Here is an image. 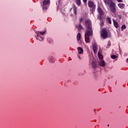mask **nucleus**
I'll return each mask as SVG.
<instances>
[{
  "mask_svg": "<svg viewBox=\"0 0 128 128\" xmlns=\"http://www.w3.org/2000/svg\"><path fill=\"white\" fill-rule=\"evenodd\" d=\"M98 56L100 60V58H102V56L100 54V52H98Z\"/></svg>",
  "mask_w": 128,
  "mask_h": 128,
  "instance_id": "nucleus-20",
  "label": "nucleus"
},
{
  "mask_svg": "<svg viewBox=\"0 0 128 128\" xmlns=\"http://www.w3.org/2000/svg\"><path fill=\"white\" fill-rule=\"evenodd\" d=\"M111 58H112V60H116V55H112L111 56Z\"/></svg>",
  "mask_w": 128,
  "mask_h": 128,
  "instance_id": "nucleus-21",
  "label": "nucleus"
},
{
  "mask_svg": "<svg viewBox=\"0 0 128 128\" xmlns=\"http://www.w3.org/2000/svg\"><path fill=\"white\" fill-rule=\"evenodd\" d=\"M77 40L78 42L80 40V38H82V35L80 33H78L76 36Z\"/></svg>",
  "mask_w": 128,
  "mask_h": 128,
  "instance_id": "nucleus-14",
  "label": "nucleus"
},
{
  "mask_svg": "<svg viewBox=\"0 0 128 128\" xmlns=\"http://www.w3.org/2000/svg\"><path fill=\"white\" fill-rule=\"evenodd\" d=\"M92 68L96 70V62L92 61Z\"/></svg>",
  "mask_w": 128,
  "mask_h": 128,
  "instance_id": "nucleus-12",
  "label": "nucleus"
},
{
  "mask_svg": "<svg viewBox=\"0 0 128 128\" xmlns=\"http://www.w3.org/2000/svg\"><path fill=\"white\" fill-rule=\"evenodd\" d=\"M104 22L101 21V22H100L101 26H104Z\"/></svg>",
  "mask_w": 128,
  "mask_h": 128,
  "instance_id": "nucleus-25",
  "label": "nucleus"
},
{
  "mask_svg": "<svg viewBox=\"0 0 128 128\" xmlns=\"http://www.w3.org/2000/svg\"><path fill=\"white\" fill-rule=\"evenodd\" d=\"M93 48V50H94V52H95L96 50V46H93V48Z\"/></svg>",
  "mask_w": 128,
  "mask_h": 128,
  "instance_id": "nucleus-22",
  "label": "nucleus"
},
{
  "mask_svg": "<svg viewBox=\"0 0 128 128\" xmlns=\"http://www.w3.org/2000/svg\"><path fill=\"white\" fill-rule=\"evenodd\" d=\"M108 30L106 28H104L101 30L100 36L101 38H103L104 40L108 38Z\"/></svg>",
  "mask_w": 128,
  "mask_h": 128,
  "instance_id": "nucleus-3",
  "label": "nucleus"
},
{
  "mask_svg": "<svg viewBox=\"0 0 128 128\" xmlns=\"http://www.w3.org/2000/svg\"><path fill=\"white\" fill-rule=\"evenodd\" d=\"M113 22L114 26H115L116 28H118V22H116V21L115 20H113Z\"/></svg>",
  "mask_w": 128,
  "mask_h": 128,
  "instance_id": "nucleus-15",
  "label": "nucleus"
},
{
  "mask_svg": "<svg viewBox=\"0 0 128 128\" xmlns=\"http://www.w3.org/2000/svg\"><path fill=\"white\" fill-rule=\"evenodd\" d=\"M106 22H108V23H109L110 24H112V20L110 19V18L107 17L106 18Z\"/></svg>",
  "mask_w": 128,
  "mask_h": 128,
  "instance_id": "nucleus-18",
  "label": "nucleus"
},
{
  "mask_svg": "<svg viewBox=\"0 0 128 128\" xmlns=\"http://www.w3.org/2000/svg\"><path fill=\"white\" fill-rule=\"evenodd\" d=\"M102 15H100L98 16V20H100L102 18Z\"/></svg>",
  "mask_w": 128,
  "mask_h": 128,
  "instance_id": "nucleus-24",
  "label": "nucleus"
},
{
  "mask_svg": "<svg viewBox=\"0 0 128 128\" xmlns=\"http://www.w3.org/2000/svg\"><path fill=\"white\" fill-rule=\"evenodd\" d=\"M50 0H44L43 2V6H46V4H50Z\"/></svg>",
  "mask_w": 128,
  "mask_h": 128,
  "instance_id": "nucleus-13",
  "label": "nucleus"
},
{
  "mask_svg": "<svg viewBox=\"0 0 128 128\" xmlns=\"http://www.w3.org/2000/svg\"><path fill=\"white\" fill-rule=\"evenodd\" d=\"M99 64L100 66L104 67V66H106V62H104V60H101L99 63Z\"/></svg>",
  "mask_w": 128,
  "mask_h": 128,
  "instance_id": "nucleus-9",
  "label": "nucleus"
},
{
  "mask_svg": "<svg viewBox=\"0 0 128 128\" xmlns=\"http://www.w3.org/2000/svg\"><path fill=\"white\" fill-rule=\"evenodd\" d=\"M55 62H56V59H54V57L52 56L50 57V58H49V62H50V64H54Z\"/></svg>",
  "mask_w": 128,
  "mask_h": 128,
  "instance_id": "nucleus-8",
  "label": "nucleus"
},
{
  "mask_svg": "<svg viewBox=\"0 0 128 128\" xmlns=\"http://www.w3.org/2000/svg\"><path fill=\"white\" fill-rule=\"evenodd\" d=\"M126 62H128V58L126 60Z\"/></svg>",
  "mask_w": 128,
  "mask_h": 128,
  "instance_id": "nucleus-29",
  "label": "nucleus"
},
{
  "mask_svg": "<svg viewBox=\"0 0 128 128\" xmlns=\"http://www.w3.org/2000/svg\"><path fill=\"white\" fill-rule=\"evenodd\" d=\"M83 28H84L82 26V24H79V26L78 28V32H80V30H83Z\"/></svg>",
  "mask_w": 128,
  "mask_h": 128,
  "instance_id": "nucleus-16",
  "label": "nucleus"
},
{
  "mask_svg": "<svg viewBox=\"0 0 128 128\" xmlns=\"http://www.w3.org/2000/svg\"><path fill=\"white\" fill-rule=\"evenodd\" d=\"M73 10H74V14H76V13H77L76 6L74 4H73Z\"/></svg>",
  "mask_w": 128,
  "mask_h": 128,
  "instance_id": "nucleus-10",
  "label": "nucleus"
},
{
  "mask_svg": "<svg viewBox=\"0 0 128 128\" xmlns=\"http://www.w3.org/2000/svg\"><path fill=\"white\" fill-rule=\"evenodd\" d=\"M78 50L80 54H84V50L81 47H78Z\"/></svg>",
  "mask_w": 128,
  "mask_h": 128,
  "instance_id": "nucleus-7",
  "label": "nucleus"
},
{
  "mask_svg": "<svg viewBox=\"0 0 128 128\" xmlns=\"http://www.w3.org/2000/svg\"><path fill=\"white\" fill-rule=\"evenodd\" d=\"M108 126H110L109 124L108 125Z\"/></svg>",
  "mask_w": 128,
  "mask_h": 128,
  "instance_id": "nucleus-31",
  "label": "nucleus"
},
{
  "mask_svg": "<svg viewBox=\"0 0 128 128\" xmlns=\"http://www.w3.org/2000/svg\"><path fill=\"white\" fill-rule=\"evenodd\" d=\"M126 24H124L121 27L122 30H126Z\"/></svg>",
  "mask_w": 128,
  "mask_h": 128,
  "instance_id": "nucleus-19",
  "label": "nucleus"
},
{
  "mask_svg": "<svg viewBox=\"0 0 128 128\" xmlns=\"http://www.w3.org/2000/svg\"><path fill=\"white\" fill-rule=\"evenodd\" d=\"M85 24L87 28L85 33V42H88V44L90 42V36H92L93 34L92 21H90V20H86Z\"/></svg>",
  "mask_w": 128,
  "mask_h": 128,
  "instance_id": "nucleus-1",
  "label": "nucleus"
},
{
  "mask_svg": "<svg viewBox=\"0 0 128 128\" xmlns=\"http://www.w3.org/2000/svg\"><path fill=\"white\" fill-rule=\"evenodd\" d=\"M118 8H124V6H126L124 5V4H122V3H119L118 4Z\"/></svg>",
  "mask_w": 128,
  "mask_h": 128,
  "instance_id": "nucleus-11",
  "label": "nucleus"
},
{
  "mask_svg": "<svg viewBox=\"0 0 128 128\" xmlns=\"http://www.w3.org/2000/svg\"><path fill=\"white\" fill-rule=\"evenodd\" d=\"M46 30H45L44 32H36V35H37V37H36V38L37 40H40V42H42L44 40V38L41 37L40 34H41V36H44V34H46Z\"/></svg>",
  "mask_w": 128,
  "mask_h": 128,
  "instance_id": "nucleus-4",
  "label": "nucleus"
},
{
  "mask_svg": "<svg viewBox=\"0 0 128 128\" xmlns=\"http://www.w3.org/2000/svg\"><path fill=\"white\" fill-rule=\"evenodd\" d=\"M79 58H80V56H79Z\"/></svg>",
  "mask_w": 128,
  "mask_h": 128,
  "instance_id": "nucleus-30",
  "label": "nucleus"
},
{
  "mask_svg": "<svg viewBox=\"0 0 128 128\" xmlns=\"http://www.w3.org/2000/svg\"><path fill=\"white\" fill-rule=\"evenodd\" d=\"M83 2H84V4L86 3V2H88V0H83Z\"/></svg>",
  "mask_w": 128,
  "mask_h": 128,
  "instance_id": "nucleus-27",
  "label": "nucleus"
},
{
  "mask_svg": "<svg viewBox=\"0 0 128 128\" xmlns=\"http://www.w3.org/2000/svg\"><path fill=\"white\" fill-rule=\"evenodd\" d=\"M117 1L118 2H122V0H117Z\"/></svg>",
  "mask_w": 128,
  "mask_h": 128,
  "instance_id": "nucleus-26",
  "label": "nucleus"
},
{
  "mask_svg": "<svg viewBox=\"0 0 128 128\" xmlns=\"http://www.w3.org/2000/svg\"><path fill=\"white\" fill-rule=\"evenodd\" d=\"M119 18H120H120H121L120 16H119Z\"/></svg>",
  "mask_w": 128,
  "mask_h": 128,
  "instance_id": "nucleus-28",
  "label": "nucleus"
},
{
  "mask_svg": "<svg viewBox=\"0 0 128 128\" xmlns=\"http://www.w3.org/2000/svg\"><path fill=\"white\" fill-rule=\"evenodd\" d=\"M76 3L78 6H80V4H82V2L80 0H76Z\"/></svg>",
  "mask_w": 128,
  "mask_h": 128,
  "instance_id": "nucleus-17",
  "label": "nucleus"
},
{
  "mask_svg": "<svg viewBox=\"0 0 128 128\" xmlns=\"http://www.w3.org/2000/svg\"><path fill=\"white\" fill-rule=\"evenodd\" d=\"M104 4H108L109 6V7L110 8L112 12L114 13L116 12V4L114 2V1L112 0H103Z\"/></svg>",
  "mask_w": 128,
  "mask_h": 128,
  "instance_id": "nucleus-2",
  "label": "nucleus"
},
{
  "mask_svg": "<svg viewBox=\"0 0 128 128\" xmlns=\"http://www.w3.org/2000/svg\"><path fill=\"white\" fill-rule=\"evenodd\" d=\"M88 6H89V8H92V12H94L96 10V4L94 2L89 1L88 2Z\"/></svg>",
  "mask_w": 128,
  "mask_h": 128,
  "instance_id": "nucleus-5",
  "label": "nucleus"
},
{
  "mask_svg": "<svg viewBox=\"0 0 128 128\" xmlns=\"http://www.w3.org/2000/svg\"><path fill=\"white\" fill-rule=\"evenodd\" d=\"M98 12L100 16H104V11H102L100 6H98Z\"/></svg>",
  "mask_w": 128,
  "mask_h": 128,
  "instance_id": "nucleus-6",
  "label": "nucleus"
},
{
  "mask_svg": "<svg viewBox=\"0 0 128 128\" xmlns=\"http://www.w3.org/2000/svg\"><path fill=\"white\" fill-rule=\"evenodd\" d=\"M79 20L80 22L79 24H82V20H84V18H80Z\"/></svg>",
  "mask_w": 128,
  "mask_h": 128,
  "instance_id": "nucleus-23",
  "label": "nucleus"
}]
</instances>
